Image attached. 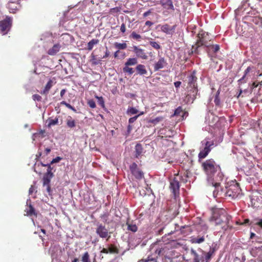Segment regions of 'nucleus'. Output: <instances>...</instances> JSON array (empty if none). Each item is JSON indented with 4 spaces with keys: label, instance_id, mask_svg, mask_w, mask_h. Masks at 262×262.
<instances>
[{
    "label": "nucleus",
    "instance_id": "f257e3e1",
    "mask_svg": "<svg viewBox=\"0 0 262 262\" xmlns=\"http://www.w3.org/2000/svg\"><path fill=\"white\" fill-rule=\"evenodd\" d=\"M213 186L215 187L213 195L215 197L219 196L223 199H233L237 198L241 192L239 184L236 182H233L225 186V188H221L220 183L215 182L213 184Z\"/></svg>",
    "mask_w": 262,
    "mask_h": 262
},
{
    "label": "nucleus",
    "instance_id": "f03ea898",
    "mask_svg": "<svg viewBox=\"0 0 262 262\" xmlns=\"http://www.w3.org/2000/svg\"><path fill=\"white\" fill-rule=\"evenodd\" d=\"M231 216L224 209H217L213 211L211 221L223 230H226L230 226Z\"/></svg>",
    "mask_w": 262,
    "mask_h": 262
},
{
    "label": "nucleus",
    "instance_id": "7ed1b4c3",
    "mask_svg": "<svg viewBox=\"0 0 262 262\" xmlns=\"http://www.w3.org/2000/svg\"><path fill=\"white\" fill-rule=\"evenodd\" d=\"M209 35L207 32L204 31H201L197 35V39L195 45L192 46V49L189 55L192 54H199V48L202 46L207 48L210 46L211 39L209 38Z\"/></svg>",
    "mask_w": 262,
    "mask_h": 262
},
{
    "label": "nucleus",
    "instance_id": "20e7f679",
    "mask_svg": "<svg viewBox=\"0 0 262 262\" xmlns=\"http://www.w3.org/2000/svg\"><path fill=\"white\" fill-rule=\"evenodd\" d=\"M202 167L206 174L212 176L218 171H221L220 166L212 159H208L203 162Z\"/></svg>",
    "mask_w": 262,
    "mask_h": 262
},
{
    "label": "nucleus",
    "instance_id": "39448f33",
    "mask_svg": "<svg viewBox=\"0 0 262 262\" xmlns=\"http://www.w3.org/2000/svg\"><path fill=\"white\" fill-rule=\"evenodd\" d=\"M262 76V73H259V71L257 70L256 67L251 65L247 67L244 72V74L238 81L242 80H254L258 77Z\"/></svg>",
    "mask_w": 262,
    "mask_h": 262
},
{
    "label": "nucleus",
    "instance_id": "423d86ee",
    "mask_svg": "<svg viewBox=\"0 0 262 262\" xmlns=\"http://www.w3.org/2000/svg\"><path fill=\"white\" fill-rule=\"evenodd\" d=\"M12 18L9 16L0 20V33L5 35L10 31L12 26Z\"/></svg>",
    "mask_w": 262,
    "mask_h": 262
},
{
    "label": "nucleus",
    "instance_id": "0eeeda50",
    "mask_svg": "<svg viewBox=\"0 0 262 262\" xmlns=\"http://www.w3.org/2000/svg\"><path fill=\"white\" fill-rule=\"evenodd\" d=\"M96 233L101 238H106L108 241L111 236L108 230L102 224H98L96 229Z\"/></svg>",
    "mask_w": 262,
    "mask_h": 262
},
{
    "label": "nucleus",
    "instance_id": "6e6552de",
    "mask_svg": "<svg viewBox=\"0 0 262 262\" xmlns=\"http://www.w3.org/2000/svg\"><path fill=\"white\" fill-rule=\"evenodd\" d=\"M129 169L132 174L135 177L139 180H141L144 177V173L142 170L139 169L138 165L134 162L129 166Z\"/></svg>",
    "mask_w": 262,
    "mask_h": 262
},
{
    "label": "nucleus",
    "instance_id": "1a4fd4ad",
    "mask_svg": "<svg viewBox=\"0 0 262 262\" xmlns=\"http://www.w3.org/2000/svg\"><path fill=\"white\" fill-rule=\"evenodd\" d=\"M186 92L187 96H189L192 99H195L198 92L197 86L195 85V83H188Z\"/></svg>",
    "mask_w": 262,
    "mask_h": 262
},
{
    "label": "nucleus",
    "instance_id": "9d476101",
    "mask_svg": "<svg viewBox=\"0 0 262 262\" xmlns=\"http://www.w3.org/2000/svg\"><path fill=\"white\" fill-rule=\"evenodd\" d=\"M214 145L213 141H207L205 143V146L204 149L201 151L198 157L199 160L206 158L211 149V146Z\"/></svg>",
    "mask_w": 262,
    "mask_h": 262
},
{
    "label": "nucleus",
    "instance_id": "9b49d317",
    "mask_svg": "<svg viewBox=\"0 0 262 262\" xmlns=\"http://www.w3.org/2000/svg\"><path fill=\"white\" fill-rule=\"evenodd\" d=\"M251 203L254 208L262 206V196L258 193H253L251 198Z\"/></svg>",
    "mask_w": 262,
    "mask_h": 262
},
{
    "label": "nucleus",
    "instance_id": "f8f14e48",
    "mask_svg": "<svg viewBox=\"0 0 262 262\" xmlns=\"http://www.w3.org/2000/svg\"><path fill=\"white\" fill-rule=\"evenodd\" d=\"M176 25H173L172 26H170L167 24H165L164 25H159L157 26V28H160V30L168 35H172L176 29Z\"/></svg>",
    "mask_w": 262,
    "mask_h": 262
},
{
    "label": "nucleus",
    "instance_id": "ddd939ff",
    "mask_svg": "<svg viewBox=\"0 0 262 262\" xmlns=\"http://www.w3.org/2000/svg\"><path fill=\"white\" fill-rule=\"evenodd\" d=\"M170 188L175 197L179 194L180 183L176 177L173 178L170 181Z\"/></svg>",
    "mask_w": 262,
    "mask_h": 262
},
{
    "label": "nucleus",
    "instance_id": "4468645a",
    "mask_svg": "<svg viewBox=\"0 0 262 262\" xmlns=\"http://www.w3.org/2000/svg\"><path fill=\"white\" fill-rule=\"evenodd\" d=\"M132 48L133 51L135 53L137 57L144 60L147 59L148 56L145 52L144 49L140 48L139 47L136 46H134Z\"/></svg>",
    "mask_w": 262,
    "mask_h": 262
},
{
    "label": "nucleus",
    "instance_id": "2eb2a0df",
    "mask_svg": "<svg viewBox=\"0 0 262 262\" xmlns=\"http://www.w3.org/2000/svg\"><path fill=\"white\" fill-rule=\"evenodd\" d=\"M100 253L105 254H118L119 253V250L115 245L111 244L108 245L107 248H103Z\"/></svg>",
    "mask_w": 262,
    "mask_h": 262
},
{
    "label": "nucleus",
    "instance_id": "dca6fc26",
    "mask_svg": "<svg viewBox=\"0 0 262 262\" xmlns=\"http://www.w3.org/2000/svg\"><path fill=\"white\" fill-rule=\"evenodd\" d=\"M167 63L164 57H160L158 61L156 62L154 64V69L155 71L164 68L167 66Z\"/></svg>",
    "mask_w": 262,
    "mask_h": 262
},
{
    "label": "nucleus",
    "instance_id": "f3484780",
    "mask_svg": "<svg viewBox=\"0 0 262 262\" xmlns=\"http://www.w3.org/2000/svg\"><path fill=\"white\" fill-rule=\"evenodd\" d=\"M259 85H260V87L258 88V90L260 89V88L261 87V85H262L261 83H255V82L252 83L251 84H250L249 85V88H248V89H246L244 90V91L240 90L239 93L238 95V96H237V97L238 98L239 97V96L241 95V94L243 93V92H244L245 93H251L253 90L255 91V89L257 87H258Z\"/></svg>",
    "mask_w": 262,
    "mask_h": 262
},
{
    "label": "nucleus",
    "instance_id": "a211bd4d",
    "mask_svg": "<svg viewBox=\"0 0 262 262\" xmlns=\"http://www.w3.org/2000/svg\"><path fill=\"white\" fill-rule=\"evenodd\" d=\"M29 204H28V201L27 202V206L25 209V212L29 216H37V213L33 206L31 204V201H29Z\"/></svg>",
    "mask_w": 262,
    "mask_h": 262
},
{
    "label": "nucleus",
    "instance_id": "6ab92c4d",
    "mask_svg": "<svg viewBox=\"0 0 262 262\" xmlns=\"http://www.w3.org/2000/svg\"><path fill=\"white\" fill-rule=\"evenodd\" d=\"M160 4L163 8L165 9L174 10L172 0H160Z\"/></svg>",
    "mask_w": 262,
    "mask_h": 262
},
{
    "label": "nucleus",
    "instance_id": "aec40b11",
    "mask_svg": "<svg viewBox=\"0 0 262 262\" xmlns=\"http://www.w3.org/2000/svg\"><path fill=\"white\" fill-rule=\"evenodd\" d=\"M168 250V248L165 245L158 246L155 250V253L158 256L164 255L166 251Z\"/></svg>",
    "mask_w": 262,
    "mask_h": 262
},
{
    "label": "nucleus",
    "instance_id": "412c9836",
    "mask_svg": "<svg viewBox=\"0 0 262 262\" xmlns=\"http://www.w3.org/2000/svg\"><path fill=\"white\" fill-rule=\"evenodd\" d=\"M136 70L137 74L144 75L147 74V71L146 69L145 66L143 64H138L136 67Z\"/></svg>",
    "mask_w": 262,
    "mask_h": 262
},
{
    "label": "nucleus",
    "instance_id": "4be33fe9",
    "mask_svg": "<svg viewBox=\"0 0 262 262\" xmlns=\"http://www.w3.org/2000/svg\"><path fill=\"white\" fill-rule=\"evenodd\" d=\"M216 251L215 247H212L210 248L209 251L207 253H204V258L206 262H208L212 256L214 254Z\"/></svg>",
    "mask_w": 262,
    "mask_h": 262
},
{
    "label": "nucleus",
    "instance_id": "5701e85b",
    "mask_svg": "<svg viewBox=\"0 0 262 262\" xmlns=\"http://www.w3.org/2000/svg\"><path fill=\"white\" fill-rule=\"evenodd\" d=\"M60 48L61 46L59 44L54 45L52 48L48 50V54L50 55H55L59 51Z\"/></svg>",
    "mask_w": 262,
    "mask_h": 262
},
{
    "label": "nucleus",
    "instance_id": "b1692460",
    "mask_svg": "<svg viewBox=\"0 0 262 262\" xmlns=\"http://www.w3.org/2000/svg\"><path fill=\"white\" fill-rule=\"evenodd\" d=\"M191 254L193 255V260H194V262H204V259H205L204 256H200L197 254V253L196 252V251L194 250L191 249Z\"/></svg>",
    "mask_w": 262,
    "mask_h": 262
},
{
    "label": "nucleus",
    "instance_id": "393cba45",
    "mask_svg": "<svg viewBox=\"0 0 262 262\" xmlns=\"http://www.w3.org/2000/svg\"><path fill=\"white\" fill-rule=\"evenodd\" d=\"M205 241V235H198L196 237H192L191 238V242L192 244H201Z\"/></svg>",
    "mask_w": 262,
    "mask_h": 262
},
{
    "label": "nucleus",
    "instance_id": "a878e982",
    "mask_svg": "<svg viewBox=\"0 0 262 262\" xmlns=\"http://www.w3.org/2000/svg\"><path fill=\"white\" fill-rule=\"evenodd\" d=\"M66 124L70 128H73L76 126L75 120L70 116H69L66 119Z\"/></svg>",
    "mask_w": 262,
    "mask_h": 262
},
{
    "label": "nucleus",
    "instance_id": "bb28decb",
    "mask_svg": "<svg viewBox=\"0 0 262 262\" xmlns=\"http://www.w3.org/2000/svg\"><path fill=\"white\" fill-rule=\"evenodd\" d=\"M143 148L141 144L138 143L135 146V157L138 158L142 154Z\"/></svg>",
    "mask_w": 262,
    "mask_h": 262
},
{
    "label": "nucleus",
    "instance_id": "cd10ccee",
    "mask_svg": "<svg viewBox=\"0 0 262 262\" xmlns=\"http://www.w3.org/2000/svg\"><path fill=\"white\" fill-rule=\"evenodd\" d=\"M99 42L98 39H93L88 43L87 50L91 51L95 45H97Z\"/></svg>",
    "mask_w": 262,
    "mask_h": 262
},
{
    "label": "nucleus",
    "instance_id": "c85d7f7f",
    "mask_svg": "<svg viewBox=\"0 0 262 262\" xmlns=\"http://www.w3.org/2000/svg\"><path fill=\"white\" fill-rule=\"evenodd\" d=\"M198 74L196 71H193L188 76V82H196L198 80Z\"/></svg>",
    "mask_w": 262,
    "mask_h": 262
},
{
    "label": "nucleus",
    "instance_id": "c756f323",
    "mask_svg": "<svg viewBox=\"0 0 262 262\" xmlns=\"http://www.w3.org/2000/svg\"><path fill=\"white\" fill-rule=\"evenodd\" d=\"M129 66H126L124 64L123 68V72L125 74H127L128 75H132L135 72V70L133 68L129 67Z\"/></svg>",
    "mask_w": 262,
    "mask_h": 262
},
{
    "label": "nucleus",
    "instance_id": "7c9ffc66",
    "mask_svg": "<svg viewBox=\"0 0 262 262\" xmlns=\"http://www.w3.org/2000/svg\"><path fill=\"white\" fill-rule=\"evenodd\" d=\"M52 86V83H47L43 89L42 90H40V93L41 95H47Z\"/></svg>",
    "mask_w": 262,
    "mask_h": 262
},
{
    "label": "nucleus",
    "instance_id": "2f4dec72",
    "mask_svg": "<svg viewBox=\"0 0 262 262\" xmlns=\"http://www.w3.org/2000/svg\"><path fill=\"white\" fill-rule=\"evenodd\" d=\"M138 63V60L137 58H129L127 59V61L125 62L126 66H135Z\"/></svg>",
    "mask_w": 262,
    "mask_h": 262
},
{
    "label": "nucleus",
    "instance_id": "473e14b6",
    "mask_svg": "<svg viewBox=\"0 0 262 262\" xmlns=\"http://www.w3.org/2000/svg\"><path fill=\"white\" fill-rule=\"evenodd\" d=\"M91 64L92 65H93V66H96V65H98L99 64H101V59H98L96 56L95 55H94L93 53H92L91 54Z\"/></svg>",
    "mask_w": 262,
    "mask_h": 262
},
{
    "label": "nucleus",
    "instance_id": "72a5a7b5",
    "mask_svg": "<svg viewBox=\"0 0 262 262\" xmlns=\"http://www.w3.org/2000/svg\"><path fill=\"white\" fill-rule=\"evenodd\" d=\"M220 49V46L219 45H213L212 44V43H210V46L207 47L206 48V50H212L213 53H216L217 51H219Z\"/></svg>",
    "mask_w": 262,
    "mask_h": 262
},
{
    "label": "nucleus",
    "instance_id": "f704fd0d",
    "mask_svg": "<svg viewBox=\"0 0 262 262\" xmlns=\"http://www.w3.org/2000/svg\"><path fill=\"white\" fill-rule=\"evenodd\" d=\"M8 8L9 9L10 13H15L16 12V6L15 3L12 2H9L8 4Z\"/></svg>",
    "mask_w": 262,
    "mask_h": 262
},
{
    "label": "nucleus",
    "instance_id": "c9c22d12",
    "mask_svg": "<svg viewBox=\"0 0 262 262\" xmlns=\"http://www.w3.org/2000/svg\"><path fill=\"white\" fill-rule=\"evenodd\" d=\"M250 224L251 225H257L262 229V219L258 218L254 219L251 221Z\"/></svg>",
    "mask_w": 262,
    "mask_h": 262
},
{
    "label": "nucleus",
    "instance_id": "e433bc0d",
    "mask_svg": "<svg viewBox=\"0 0 262 262\" xmlns=\"http://www.w3.org/2000/svg\"><path fill=\"white\" fill-rule=\"evenodd\" d=\"M126 225L127 226V230H128L131 231L133 232H135L137 231L138 227L136 224H134L132 223H127Z\"/></svg>",
    "mask_w": 262,
    "mask_h": 262
},
{
    "label": "nucleus",
    "instance_id": "4c0bfd02",
    "mask_svg": "<svg viewBox=\"0 0 262 262\" xmlns=\"http://www.w3.org/2000/svg\"><path fill=\"white\" fill-rule=\"evenodd\" d=\"M114 46L118 50H124L127 48V45L126 43L115 42L114 43Z\"/></svg>",
    "mask_w": 262,
    "mask_h": 262
},
{
    "label": "nucleus",
    "instance_id": "58836bf2",
    "mask_svg": "<svg viewBox=\"0 0 262 262\" xmlns=\"http://www.w3.org/2000/svg\"><path fill=\"white\" fill-rule=\"evenodd\" d=\"M164 118L162 116L157 117L155 119H151L149 121V122L156 125L158 124L159 122H161L164 120Z\"/></svg>",
    "mask_w": 262,
    "mask_h": 262
},
{
    "label": "nucleus",
    "instance_id": "ea45409f",
    "mask_svg": "<svg viewBox=\"0 0 262 262\" xmlns=\"http://www.w3.org/2000/svg\"><path fill=\"white\" fill-rule=\"evenodd\" d=\"M45 130H41L37 133H34L33 135V140H35V138H43L45 137Z\"/></svg>",
    "mask_w": 262,
    "mask_h": 262
},
{
    "label": "nucleus",
    "instance_id": "a19ab883",
    "mask_svg": "<svg viewBox=\"0 0 262 262\" xmlns=\"http://www.w3.org/2000/svg\"><path fill=\"white\" fill-rule=\"evenodd\" d=\"M82 262H91L90 255L88 252H85L82 256Z\"/></svg>",
    "mask_w": 262,
    "mask_h": 262
},
{
    "label": "nucleus",
    "instance_id": "79ce46f5",
    "mask_svg": "<svg viewBox=\"0 0 262 262\" xmlns=\"http://www.w3.org/2000/svg\"><path fill=\"white\" fill-rule=\"evenodd\" d=\"M149 45L154 49L156 50H159L161 49V46L159 44L158 42L155 41H149Z\"/></svg>",
    "mask_w": 262,
    "mask_h": 262
},
{
    "label": "nucleus",
    "instance_id": "37998d69",
    "mask_svg": "<svg viewBox=\"0 0 262 262\" xmlns=\"http://www.w3.org/2000/svg\"><path fill=\"white\" fill-rule=\"evenodd\" d=\"M130 37L137 40H140L141 39V36L140 34H137L135 31H133L131 33Z\"/></svg>",
    "mask_w": 262,
    "mask_h": 262
},
{
    "label": "nucleus",
    "instance_id": "c03bdc74",
    "mask_svg": "<svg viewBox=\"0 0 262 262\" xmlns=\"http://www.w3.org/2000/svg\"><path fill=\"white\" fill-rule=\"evenodd\" d=\"M166 128H162L159 130V133L162 136V138H167L168 137H170L171 136L170 135L166 134L165 132L166 131Z\"/></svg>",
    "mask_w": 262,
    "mask_h": 262
},
{
    "label": "nucleus",
    "instance_id": "a18cd8bd",
    "mask_svg": "<svg viewBox=\"0 0 262 262\" xmlns=\"http://www.w3.org/2000/svg\"><path fill=\"white\" fill-rule=\"evenodd\" d=\"M96 98L98 99V103L102 108L105 107L104 101L102 97L96 96Z\"/></svg>",
    "mask_w": 262,
    "mask_h": 262
},
{
    "label": "nucleus",
    "instance_id": "49530a36",
    "mask_svg": "<svg viewBox=\"0 0 262 262\" xmlns=\"http://www.w3.org/2000/svg\"><path fill=\"white\" fill-rule=\"evenodd\" d=\"M138 112V110L133 107H129L127 110V113L130 115H134Z\"/></svg>",
    "mask_w": 262,
    "mask_h": 262
},
{
    "label": "nucleus",
    "instance_id": "de8ad7c7",
    "mask_svg": "<svg viewBox=\"0 0 262 262\" xmlns=\"http://www.w3.org/2000/svg\"><path fill=\"white\" fill-rule=\"evenodd\" d=\"M58 120L57 118H56L55 119H50L49 120L48 126H51L52 125H56L58 123Z\"/></svg>",
    "mask_w": 262,
    "mask_h": 262
},
{
    "label": "nucleus",
    "instance_id": "09e8293b",
    "mask_svg": "<svg viewBox=\"0 0 262 262\" xmlns=\"http://www.w3.org/2000/svg\"><path fill=\"white\" fill-rule=\"evenodd\" d=\"M61 103L62 104L65 105V106L71 109V110H72L74 112H76V110L74 107H73L71 104L67 103L66 101H62Z\"/></svg>",
    "mask_w": 262,
    "mask_h": 262
},
{
    "label": "nucleus",
    "instance_id": "8fccbe9b",
    "mask_svg": "<svg viewBox=\"0 0 262 262\" xmlns=\"http://www.w3.org/2000/svg\"><path fill=\"white\" fill-rule=\"evenodd\" d=\"M54 174L53 173H49V174L48 172H46L43 176L42 178L45 179H49L50 180H51V179L53 177Z\"/></svg>",
    "mask_w": 262,
    "mask_h": 262
},
{
    "label": "nucleus",
    "instance_id": "3c124183",
    "mask_svg": "<svg viewBox=\"0 0 262 262\" xmlns=\"http://www.w3.org/2000/svg\"><path fill=\"white\" fill-rule=\"evenodd\" d=\"M88 104L89 105V106L92 108H94L96 107V104H95V101L91 99V100H89L88 102Z\"/></svg>",
    "mask_w": 262,
    "mask_h": 262
},
{
    "label": "nucleus",
    "instance_id": "603ef678",
    "mask_svg": "<svg viewBox=\"0 0 262 262\" xmlns=\"http://www.w3.org/2000/svg\"><path fill=\"white\" fill-rule=\"evenodd\" d=\"M32 99L34 101H40L41 97L38 94H34L32 96Z\"/></svg>",
    "mask_w": 262,
    "mask_h": 262
},
{
    "label": "nucleus",
    "instance_id": "864d4df0",
    "mask_svg": "<svg viewBox=\"0 0 262 262\" xmlns=\"http://www.w3.org/2000/svg\"><path fill=\"white\" fill-rule=\"evenodd\" d=\"M61 159H62V158L61 157H56L55 158L53 159L51 161V164H54V163H55L59 162Z\"/></svg>",
    "mask_w": 262,
    "mask_h": 262
},
{
    "label": "nucleus",
    "instance_id": "5fc2aeb1",
    "mask_svg": "<svg viewBox=\"0 0 262 262\" xmlns=\"http://www.w3.org/2000/svg\"><path fill=\"white\" fill-rule=\"evenodd\" d=\"M42 181H43V186H45L46 185H50L51 180L49 179H45L42 178Z\"/></svg>",
    "mask_w": 262,
    "mask_h": 262
},
{
    "label": "nucleus",
    "instance_id": "6e6d98bb",
    "mask_svg": "<svg viewBox=\"0 0 262 262\" xmlns=\"http://www.w3.org/2000/svg\"><path fill=\"white\" fill-rule=\"evenodd\" d=\"M138 117H139V115H137L133 117L130 118L128 120L129 123L130 124L134 123L137 120V119L138 118Z\"/></svg>",
    "mask_w": 262,
    "mask_h": 262
},
{
    "label": "nucleus",
    "instance_id": "4d7b16f0",
    "mask_svg": "<svg viewBox=\"0 0 262 262\" xmlns=\"http://www.w3.org/2000/svg\"><path fill=\"white\" fill-rule=\"evenodd\" d=\"M144 261H145V262H149V261L157 262V260H156V259L155 258H150L149 256L147 258L145 259Z\"/></svg>",
    "mask_w": 262,
    "mask_h": 262
},
{
    "label": "nucleus",
    "instance_id": "13d9d810",
    "mask_svg": "<svg viewBox=\"0 0 262 262\" xmlns=\"http://www.w3.org/2000/svg\"><path fill=\"white\" fill-rule=\"evenodd\" d=\"M214 103L216 105H219L220 104V100L219 98L218 95H216L215 98L214 99Z\"/></svg>",
    "mask_w": 262,
    "mask_h": 262
},
{
    "label": "nucleus",
    "instance_id": "bf43d9fd",
    "mask_svg": "<svg viewBox=\"0 0 262 262\" xmlns=\"http://www.w3.org/2000/svg\"><path fill=\"white\" fill-rule=\"evenodd\" d=\"M52 164H51V163H50L49 164V165H48V166H47V172H48V174L49 173H53L52 171V169H53L52 167H51V165Z\"/></svg>",
    "mask_w": 262,
    "mask_h": 262
},
{
    "label": "nucleus",
    "instance_id": "052dcab7",
    "mask_svg": "<svg viewBox=\"0 0 262 262\" xmlns=\"http://www.w3.org/2000/svg\"><path fill=\"white\" fill-rule=\"evenodd\" d=\"M120 31L122 33H124L126 31V26L125 24L123 23L120 27Z\"/></svg>",
    "mask_w": 262,
    "mask_h": 262
},
{
    "label": "nucleus",
    "instance_id": "680f3d73",
    "mask_svg": "<svg viewBox=\"0 0 262 262\" xmlns=\"http://www.w3.org/2000/svg\"><path fill=\"white\" fill-rule=\"evenodd\" d=\"M45 186L46 187V189H47V192H48V193L49 194H50L51 192V186H50V185H45Z\"/></svg>",
    "mask_w": 262,
    "mask_h": 262
},
{
    "label": "nucleus",
    "instance_id": "e2e57ef3",
    "mask_svg": "<svg viewBox=\"0 0 262 262\" xmlns=\"http://www.w3.org/2000/svg\"><path fill=\"white\" fill-rule=\"evenodd\" d=\"M110 54V52L108 51L107 49H106V51L105 52V54L103 56L102 58H107V57L109 56Z\"/></svg>",
    "mask_w": 262,
    "mask_h": 262
},
{
    "label": "nucleus",
    "instance_id": "0e129e2a",
    "mask_svg": "<svg viewBox=\"0 0 262 262\" xmlns=\"http://www.w3.org/2000/svg\"><path fill=\"white\" fill-rule=\"evenodd\" d=\"M151 13V10H149L148 11L144 12L143 13V16L144 17H146L147 16H148L150 13Z\"/></svg>",
    "mask_w": 262,
    "mask_h": 262
},
{
    "label": "nucleus",
    "instance_id": "69168bd1",
    "mask_svg": "<svg viewBox=\"0 0 262 262\" xmlns=\"http://www.w3.org/2000/svg\"><path fill=\"white\" fill-rule=\"evenodd\" d=\"M34 190H35L34 186H31V187L29 188V194H32Z\"/></svg>",
    "mask_w": 262,
    "mask_h": 262
},
{
    "label": "nucleus",
    "instance_id": "338daca9",
    "mask_svg": "<svg viewBox=\"0 0 262 262\" xmlns=\"http://www.w3.org/2000/svg\"><path fill=\"white\" fill-rule=\"evenodd\" d=\"M250 223H251V221L249 219H247L244 220V222H243V223L242 224H245V225L249 224V225H251Z\"/></svg>",
    "mask_w": 262,
    "mask_h": 262
},
{
    "label": "nucleus",
    "instance_id": "774afa93",
    "mask_svg": "<svg viewBox=\"0 0 262 262\" xmlns=\"http://www.w3.org/2000/svg\"><path fill=\"white\" fill-rule=\"evenodd\" d=\"M180 109H181V107H179V108H177L175 110V111H174V115H178L180 113V112L181 111Z\"/></svg>",
    "mask_w": 262,
    "mask_h": 262
}]
</instances>
